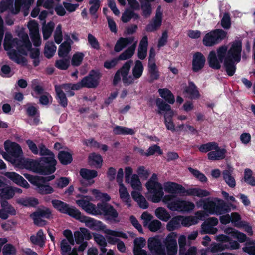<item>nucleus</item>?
<instances>
[{"label":"nucleus","mask_w":255,"mask_h":255,"mask_svg":"<svg viewBox=\"0 0 255 255\" xmlns=\"http://www.w3.org/2000/svg\"><path fill=\"white\" fill-rule=\"evenodd\" d=\"M26 143L30 151L34 154L39 153L42 156H47L40 158L38 160H31L23 157V152L20 146L10 140H6L4 143L6 152L1 153L3 158L11 163L16 167L32 171L33 172L43 175L53 173L56 170V160L54 155L43 145L39 146L30 140H27Z\"/></svg>","instance_id":"nucleus-1"},{"label":"nucleus","mask_w":255,"mask_h":255,"mask_svg":"<svg viewBox=\"0 0 255 255\" xmlns=\"http://www.w3.org/2000/svg\"><path fill=\"white\" fill-rule=\"evenodd\" d=\"M145 186L147 190L146 197L153 203L162 201L173 211L188 212L195 208V204L192 202L175 198L174 195H164L162 184L159 182L156 174H152Z\"/></svg>","instance_id":"nucleus-2"},{"label":"nucleus","mask_w":255,"mask_h":255,"mask_svg":"<svg viewBox=\"0 0 255 255\" xmlns=\"http://www.w3.org/2000/svg\"><path fill=\"white\" fill-rule=\"evenodd\" d=\"M21 40L13 38L11 34L6 32L4 39L3 46L11 59L18 64L24 65L26 59L21 55H27L30 52V57L33 59V64L36 66L39 63V50L38 48H31V44L27 34L21 36Z\"/></svg>","instance_id":"nucleus-3"},{"label":"nucleus","mask_w":255,"mask_h":255,"mask_svg":"<svg viewBox=\"0 0 255 255\" xmlns=\"http://www.w3.org/2000/svg\"><path fill=\"white\" fill-rule=\"evenodd\" d=\"M241 51L242 43L239 40L233 42L229 50L227 46H221L217 49V52H210L207 58L209 65L213 69H219L223 62L228 75L232 76L236 70L235 63L241 60Z\"/></svg>","instance_id":"nucleus-4"},{"label":"nucleus","mask_w":255,"mask_h":255,"mask_svg":"<svg viewBox=\"0 0 255 255\" xmlns=\"http://www.w3.org/2000/svg\"><path fill=\"white\" fill-rule=\"evenodd\" d=\"M198 208H202L204 211H199L196 213L195 216H181V225L183 226H190L198 223L199 220H202L205 217V213L209 214L221 215L228 211L225 208L224 202L219 199H215L214 201L209 199L200 200L196 202Z\"/></svg>","instance_id":"nucleus-5"},{"label":"nucleus","mask_w":255,"mask_h":255,"mask_svg":"<svg viewBox=\"0 0 255 255\" xmlns=\"http://www.w3.org/2000/svg\"><path fill=\"white\" fill-rule=\"evenodd\" d=\"M93 200L91 196H84L80 194L76 195L75 203L78 206L86 212L93 215H104L108 220L118 222V213L111 205L100 203L97 206L90 202Z\"/></svg>","instance_id":"nucleus-6"},{"label":"nucleus","mask_w":255,"mask_h":255,"mask_svg":"<svg viewBox=\"0 0 255 255\" xmlns=\"http://www.w3.org/2000/svg\"><path fill=\"white\" fill-rule=\"evenodd\" d=\"M177 236L176 233L171 232L166 237L164 243L166 252L158 236L149 238L148 248L151 253L156 255H176L178 250Z\"/></svg>","instance_id":"nucleus-7"},{"label":"nucleus","mask_w":255,"mask_h":255,"mask_svg":"<svg viewBox=\"0 0 255 255\" xmlns=\"http://www.w3.org/2000/svg\"><path fill=\"white\" fill-rule=\"evenodd\" d=\"M76 219L84 223L87 227L92 230L102 231L105 234L110 244L114 245L117 241L116 238L113 237H120L122 238H128L127 235L122 231L108 229L106 225L101 221L82 215L80 212Z\"/></svg>","instance_id":"nucleus-8"},{"label":"nucleus","mask_w":255,"mask_h":255,"mask_svg":"<svg viewBox=\"0 0 255 255\" xmlns=\"http://www.w3.org/2000/svg\"><path fill=\"white\" fill-rule=\"evenodd\" d=\"M24 176L32 184L35 186V190L38 193L46 195L54 192V188L49 184L46 183L55 178L54 175L48 177H42L24 174Z\"/></svg>","instance_id":"nucleus-9"},{"label":"nucleus","mask_w":255,"mask_h":255,"mask_svg":"<svg viewBox=\"0 0 255 255\" xmlns=\"http://www.w3.org/2000/svg\"><path fill=\"white\" fill-rule=\"evenodd\" d=\"M127 184H129L133 191L131 193L132 198L137 203L139 206L143 209L148 207V203L141 192L143 189L142 183L137 174H133L128 180L125 181Z\"/></svg>","instance_id":"nucleus-10"},{"label":"nucleus","mask_w":255,"mask_h":255,"mask_svg":"<svg viewBox=\"0 0 255 255\" xmlns=\"http://www.w3.org/2000/svg\"><path fill=\"white\" fill-rule=\"evenodd\" d=\"M56 93V99L61 106L65 107L67 105V99L65 92L69 96H73L74 93L72 90L79 89V85L66 84L62 85H56L55 87Z\"/></svg>","instance_id":"nucleus-11"},{"label":"nucleus","mask_w":255,"mask_h":255,"mask_svg":"<svg viewBox=\"0 0 255 255\" xmlns=\"http://www.w3.org/2000/svg\"><path fill=\"white\" fill-rule=\"evenodd\" d=\"M227 33L222 30L212 31L205 35L203 43L206 46H212L224 39Z\"/></svg>","instance_id":"nucleus-12"},{"label":"nucleus","mask_w":255,"mask_h":255,"mask_svg":"<svg viewBox=\"0 0 255 255\" xmlns=\"http://www.w3.org/2000/svg\"><path fill=\"white\" fill-rule=\"evenodd\" d=\"M52 204L54 208L62 213L66 214L76 219L79 215L80 211L74 206L58 200H53Z\"/></svg>","instance_id":"nucleus-13"},{"label":"nucleus","mask_w":255,"mask_h":255,"mask_svg":"<svg viewBox=\"0 0 255 255\" xmlns=\"http://www.w3.org/2000/svg\"><path fill=\"white\" fill-rule=\"evenodd\" d=\"M217 239L221 242L219 244H213L211 247V251L213 252H217L225 249L230 248L236 249L239 248V244L236 241L230 242L229 238L224 235H219Z\"/></svg>","instance_id":"nucleus-14"},{"label":"nucleus","mask_w":255,"mask_h":255,"mask_svg":"<svg viewBox=\"0 0 255 255\" xmlns=\"http://www.w3.org/2000/svg\"><path fill=\"white\" fill-rule=\"evenodd\" d=\"M100 74L98 72L92 71L87 77L84 78L80 82L74 85H79V89L82 87L93 88L98 84Z\"/></svg>","instance_id":"nucleus-15"},{"label":"nucleus","mask_w":255,"mask_h":255,"mask_svg":"<svg viewBox=\"0 0 255 255\" xmlns=\"http://www.w3.org/2000/svg\"><path fill=\"white\" fill-rule=\"evenodd\" d=\"M27 27L29 30L31 38L36 47L39 46L41 44L38 23L34 20L29 22Z\"/></svg>","instance_id":"nucleus-16"},{"label":"nucleus","mask_w":255,"mask_h":255,"mask_svg":"<svg viewBox=\"0 0 255 255\" xmlns=\"http://www.w3.org/2000/svg\"><path fill=\"white\" fill-rule=\"evenodd\" d=\"M51 214L50 210L46 208L39 209L35 213L31 215L35 224L38 226H43L45 224V222L42 218H48Z\"/></svg>","instance_id":"nucleus-17"},{"label":"nucleus","mask_w":255,"mask_h":255,"mask_svg":"<svg viewBox=\"0 0 255 255\" xmlns=\"http://www.w3.org/2000/svg\"><path fill=\"white\" fill-rule=\"evenodd\" d=\"M163 191L173 195L175 194H184L185 189L181 185L173 182H166L162 185Z\"/></svg>","instance_id":"nucleus-18"},{"label":"nucleus","mask_w":255,"mask_h":255,"mask_svg":"<svg viewBox=\"0 0 255 255\" xmlns=\"http://www.w3.org/2000/svg\"><path fill=\"white\" fill-rule=\"evenodd\" d=\"M162 19L163 11L160 6H159L157 9L155 17L146 27L147 31L153 32L159 29L162 24Z\"/></svg>","instance_id":"nucleus-19"},{"label":"nucleus","mask_w":255,"mask_h":255,"mask_svg":"<svg viewBox=\"0 0 255 255\" xmlns=\"http://www.w3.org/2000/svg\"><path fill=\"white\" fill-rule=\"evenodd\" d=\"M12 0H3L0 3V13H2L8 9L10 10L12 13L16 14L20 10V5L18 1L15 3V8H13Z\"/></svg>","instance_id":"nucleus-20"},{"label":"nucleus","mask_w":255,"mask_h":255,"mask_svg":"<svg viewBox=\"0 0 255 255\" xmlns=\"http://www.w3.org/2000/svg\"><path fill=\"white\" fill-rule=\"evenodd\" d=\"M4 175L15 184L25 188H28V182L19 174L14 172H7Z\"/></svg>","instance_id":"nucleus-21"},{"label":"nucleus","mask_w":255,"mask_h":255,"mask_svg":"<svg viewBox=\"0 0 255 255\" xmlns=\"http://www.w3.org/2000/svg\"><path fill=\"white\" fill-rule=\"evenodd\" d=\"M206 58L205 56L200 52H197L193 55L192 60L193 70L195 72H198L202 69L205 65Z\"/></svg>","instance_id":"nucleus-22"},{"label":"nucleus","mask_w":255,"mask_h":255,"mask_svg":"<svg viewBox=\"0 0 255 255\" xmlns=\"http://www.w3.org/2000/svg\"><path fill=\"white\" fill-rule=\"evenodd\" d=\"M73 43L71 39L66 36L65 38V41L59 47L58 53L60 57H66L71 51V46Z\"/></svg>","instance_id":"nucleus-23"},{"label":"nucleus","mask_w":255,"mask_h":255,"mask_svg":"<svg viewBox=\"0 0 255 255\" xmlns=\"http://www.w3.org/2000/svg\"><path fill=\"white\" fill-rule=\"evenodd\" d=\"M118 185L119 193L120 199L128 207H130L131 206V199L128 189L124 184H120Z\"/></svg>","instance_id":"nucleus-24"},{"label":"nucleus","mask_w":255,"mask_h":255,"mask_svg":"<svg viewBox=\"0 0 255 255\" xmlns=\"http://www.w3.org/2000/svg\"><path fill=\"white\" fill-rule=\"evenodd\" d=\"M143 71V66L142 63L137 60L132 69V75L129 77V82L133 83L135 80L139 79L142 75Z\"/></svg>","instance_id":"nucleus-25"},{"label":"nucleus","mask_w":255,"mask_h":255,"mask_svg":"<svg viewBox=\"0 0 255 255\" xmlns=\"http://www.w3.org/2000/svg\"><path fill=\"white\" fill-rule=\"evenodd\" d=\"M184 194L189 196H197L199 198L205 197L210 195V193L208 190L198 187L185 189Z\"/></svg>","instance_id":"nucleus-26"},{"label":"nucleus","mask_w":255,"mask_h":255,"mask_svg":"<svg viewBox=\"0 0 255 255\" xmlns=\"http://www.w3.org/2000/svg\"><path fill=\"white\" fill-rule=\"evenodd\" d=\"M183 93L186 97L191 99H197L200 96L199 91L196 86L192 82H190L188 85L185 87Z\"/></svg>","instance_id":"nucleus-27"},{"label":"nucleus","mask_w":255,"mask_h":255,"mask_svg":"<svg viewBox=\"0 0 255 255\" xmlns=\"http://www.w3.org/2000/svg\"><path fill=\"white\" fill-rule=\"evenodd\" d=\"M226 153V149L221 148L218 144L216 149H214L211 152H209L207 155L210 160H219L225 158Z\"/></svg>","instance_id":"nucleus-28"},{"label":"nucleus","mask_w":255,"mask_h":255,"mask_svg":"<svg viewBox=\"0 0 255 255\" xmlns=\"http://www.w3.org/2000/svg\"><path fill=\"white\" fill-rule=\"evenodd\" d=\"M74 236V241L78 244L82 243L84 239L88 240L91 237L89 231L84 228H80L79 231L75 232Z\"/></svg>","instance_id":"nucleus-29"},{"label":"nucleus","mask_w":255,"mask_h":255,"mask_svg":"<svg viewBox=\"0 0 255 255\" xmlns=\"http://www.w3.org/2000/svg\"><path fill=\"white\" fill-rule=\"evenodd\" d=\"M71 245L67 240H62L60 248L62 255H77V249H72Z\"/></svg>","instance_id":"nucleus-30"},{"label":"nucleus","mask_w":255,"mask_h":255,"mask_svg":"<svg viewBox=\"0 0 255 255\" xmlns=\"http://www.w3.org/2000/svg\"><path fill=\"white\" fill-rule=\"evenodd\" d=\"M131 61H129L126 62L121 68V69L118 71H120V74L122 77L123 82L127 84H131V82H129V77L131 76L129 75V71L130 68Z\"/></svg>","instance_id":"nucleus-31"},{"label":"nucleus","mask_w":255,"mask_h":255,"mask_svg":"<svg viewBox=\"0 0 255 255\" xmlns=\"http://www.w3.org/2000/svg\"><path fill=\"white\" fill-rule=\"evenodd\" d=\"M135 40H137L134 37L128 38H120L116 42L114 50L116 52L121 51L125 47L129 44L134 43Z\"/></svg>","instance_id":"nucleus-32"},{"label":"nucleus","mask_w":255,"mask_h":255,"mask_svg":"<svg viewBox=\"0 0 255 255\" xmlns=\"http://www.w3.org/2000/svg\"><path fill=\"white\" fill-rule=\"evenodd\" d=\"M156 104L158 109V113H161L165 112V113L168 114L171 117H173L175 115V112L171 109L169 105L166 104L162 100L158 98L156 100Z\"/></svg>","instance_id":"nucleus-33"},{"label":"nucleus","mask_w":255,"mask_h":255,"mask_svg":"<svg viewBox=\"0 0 255 255\" xmlns=\"http://www.w3.org/2000/svg\"><path fill=\"white\" fill-rule=\"evenodd\" d=\"M148 47V39L146 36H144L140 42L138 49V57L140 59H144L147 55Z\"/></svg>","instance_id":"nucleus-34"},{"label":"nucleus","mask_w":255,"mask_h":255,"mask_svg":"<svg viewBox=\"0 0 255 255\" xmlns=\"http://www.w3.org/2000/svg\"><path fill=\"white\" fill-rule=\"evenodd\" d=\"M88 163L91 166L100 168L102 166L103 158L100 154L92 153L88 156Z\"/></svg>","instance_id":"nucleus-35"},{"label":"nucleus","mask_w":255,"mask_h":255,"mask_svg":"<svg viewBox=\"0 0 255 255\" xmlns=\"http://www.w3.org/2000/svg\"><path fill=\"white\" fill-rule=\"evenodd\" d=\"M177 132H185L191 134H195L197 133L196 129L188 122L178 124Z\"/></svg>","instance_id":"nucleus-36"},{"label":"nucleus","mask_w":255,"mask_h":255,"mask_svg":"<svg viewBox=\"0 0 255 255\" xmlns=\"http://www.w3.org/2000/svg\"><path fill=\"white\" fill-rule=\"evenodd\" d=\"M58 157L60 162L63 165L68 164L72 161V153L68 149L60 151Z\"/></svg>","instance_id":"nucleus-37"},{"label":"nucleus","mask_w":255,"mask_h":255,"mask_svg":"<svg viewBox=\"0 0 255 255\" xmlns=\"http://www.w3.org/2000/svg\"><path fill=\"white\" fill-rule=\"evenodd\" d=\"M137 43V40H135L131 46L120 55L118 59L120 60H125L131 58L134 53Z\"/></svg>","instance_id":"nucleus-38"},{"label":"nucleus","mask_w":255,"mask_h":255,"mask_svg":"<svg viewBox=\"0 0 255 255\" xmlns=\"http://www.w3.org/2000/svg\"><path fill=\"white\" fill-rule=\"evenodd\" d=\"M113 133L117 135H133L135 133V131L126 127L117 126L113 128Z\"/></svg>","instance_id":"nucleus-39"},{"label":"nucleus","mask_w":255,"mask_h":255,"mask_svg":"<svg viewBox=\"0 0 255 255\" xmlns=\"http://www.w3.org/2000/svg\"><path fill=\"white\" fill-rule=\"evenodd\" d=\"M181 216L173 217L167 224L166 228L169 231H172L179 228L181 225Z\"/></svg>","instance_id":"nucleus-40"},{"label":"nucleus","mask_w":255,"mask_h":255,"mask_svg":"<svg viewBox=\"0 0 255 255\" xmlns=\"http://www.w3.org/2000/svg\"><path fill=\"white\" fill-rule=\"evenodd\" d=\"M31 242L40 246H43L45 242V236L42 230H39L36 235H33L30 237Z\"/></svg>","instance_id":"nucleus-41"},{"label":"nucleus","mask_w":255,"mask_h":255,"mask_svg":"<svg viewBox=\"0 0 255 255\" xmlns=\"http://www.w3.org/2000/svg\"><path fill=\"white\" fill-rule=\"evenodd\" d=\"M132 18L134 20L138 19L139 18V15L129 9H126L122 14L121 17L122 21L124 23H126L129 21Z\"/></svg>","instance_id":"nucleus-42"},{"label":"nucleus","mask_w":255,"mask_h":255,"mask_svg":"<svg viewBox=\"0 0 255 255\" xmlns=\"http://www.w3.org/2000/svg\"><path fill=\"white\" fill-rule=\"evenodd\" d=\"M90 192L96 200L102 202H107L110 200L111 198L108 194L101 192L96 189H91Z\"/></svg>","instance_id":"nucleus-43"},{"label":"nucleus","mask_w":255,"mask_h":255,"mask_svg":"<svg viewBox=\"0 0 255 255\" xmlns=\"http://www.w3.org/2000/svg\"><path fill=\"white\" fill-rule=\"evenodd\" d=\"M225 232L229 235H231L233 238L237 239L240 242H243L246 239V236L244 234L239 232L232 228L226 229Z\"/></svg>","instance_id":"nucleus-44"},{"label":"nucleus","mask_w":255,"mask_h":255,"mask_svg":"<svg viewBox=\"0 0 255 255\" xmlns=\"http://www.w3.org/2000/svg\"><path fill=\"white\" fill-rule=\"evenodd\" d=\"M172 117L168 115V114L165 113L164 115V124L167 130L172 132H177V126L176 127Z\"/></svg>","instance_id":"nucleus-45"},{"label":"nucleus","mask_w":255,"mask_h":255,"mask_svg":"<svg viewBox=\"0 0 255 255\" xmlns=\"http://www.w3.org/2000/svg\"><path fill=\"white\" fill-rule=\"evenodd\" d=\"M56 49V46L53 42H47L44 48V53L45 56L48 58L52 57L55 54Z\"/></svg>","instance_id":"nucleus-46"},{"label":"nucleus","mask_w":255,"mask_h":255,"mask_svg":"<svg viewBox=\"0 0 255 255\" xmlns=\"http://www.w3.org/2000/svg\"><path fill=\"white\" fill-rule=\"evenodd\" d=\"M155 216L160 220L167 221L170 218L169 213L163 207H158L155 211Z\"/></svg>","instance_id":"nucleus-47"},{"label":"nucleus","mask_w":255,"mask_h":255,"mask_svg":"<svg viewBox=\"0 0 255 255\" xmlns=\"http://www.w3.org/2000/svg\"><path fill=\"white\" fill-rule=\"evenodd\" d=\"M158 92L159 93L160 96L162 98L164 99L169 103H174L175 101L174 96L171 93V91H169L168 89L166 88L159 89L158 90Z\"/></svg>","instance_id":"nucleus-48"},{"label":"nucleus","mask_w":255,"mask_h":255,"mask_svg":"<svg viewBox=\"0 0 255 255\" xmlns=\"http://www.w3.org/2000/svg\"><path fill=\"white\" fill-rule=\"evenodd\" d=\"M231 170H224L223 172V176L224 180L227 184L231 188H234L236 186V181L234 178L231 175Z\"/></svg>","instance_id":"nucleus-49"},{"label":"nucleus","mask_w":255,"mask_h":255,"mask_svg":"<svg viewBox=\"0 0 255 255\" xmlns=\"http://www.w3.org/2000/svg\"><path fill=\"white\" fill-rule=\"evenodd\" d=\"M81 177L86 180H91L97 177L98 173L96 170L83 168L80 171Z\"/></svg>","instance_id":"nucleus-50"},{"label":"nucleus","mask_w":255,"mask_h":255,"mask_svg":"<svg viewBox=\"0 0 255 255\" xmlns=\"http://www.w3.org/2000/svg\"><path fill=\"white\" fill-rule=\"evenodd\" d=\"M54 27V24L52 22H50L47 24H44L43 25L42 33L44 39L46 40L50 37Z\"/></svg>","instance_id":"nucleus-51"},{"label":"nucleus","mask_w":255,"mask_h":255,"mask_svg":"<svg viewBox=\"0 0 255 255\" xmlns=\"http://www.w3.org/2000/svg\"><path fill=\"white\" fill-rule=\"evenodd\" d=\"M94 239L97 244L101 246V251L105 253L106 252L105 247L107 245V242L105 237L100 234H95L94 235Z\"/></svg>","instance_id":"nucleus-52"},{"label":"nucleus","mask_w":255,"mask_h":255,"mask_svg":"<svg viewBox=\"0 0 255 255\" xmlns=\"http://www.w3.org/2000/svg\"><path fill=\"white\" fill-rule=\"evenodd\" d=\"M17 202L25 206H34L39 203L38 199L34 198H20Z\"/></svg>","instance_id":"nucleus-53"},{"label":"nucleus","mask_w":255,"mask_h":255,"mask_svg":"<svg viewBox=\"0 0 255 255\" xmlns=\"http://www.w3.org/2000/svg\"><path fill=\"white\" fill-rule=\"evenodd\" d=\"M149 72L152 80H157L159 77V73L157 66L154 62H151L148 64Z\"/></svg>","instance_id":"nucleus-54"},{"label":"nucleus","mask_w":255,"mask_h":255,"mask_svg":"<svg viewBox=\"0 0 255 255\" xmlns=\"http://www.w3.org/2000/svg\"><path fill=\"white\" fill-rule=\"evenodd\" d=\"M218 143L215 142H208L201 145L199 148V151L203 153L211 152L214 149H216Z\"/></svg>","instance_id":"nucleus-55"},{"label":"nucleus","mask_w":255,"mask_h":255,"mask_svg":"<svg viewBox=\"0 0 255 255\" xmlns=\"http://www.w3.org/2000/svg\"><path fill=\"white\" fill-rule=\"evenodd\" d=\"M14 195V189L11 187H6L0 189V196L2 198L10 199Z\"/></svg>","instance_id":"nucleus-56"},{"label":"nucleus","mask_w":255,"mask_h":255,"mask_svg":"<svg viewBox=\"0 0 255 255\" xmlns=\"http://www.w3.org/2000/svg\"><path fill=\"white\" fill-rule=\"evenodd\" d=\"M69 178L61 177L57 179L54 183V187L56 188L63 189L66 187L70 183Z\"/></svg>","instance_id":"nucleus-57"},{"label":"nucleus","mask_w":255,"mask_h":255,"mask_svg":"<svg viewBox=\"0 0 255 255\" xmlns=\"http://www.w3.org/2000/svg\"><path fill=\"white\" fill-rule=\"evenodd\" d=\"M188 170L200 182L205 183L207 181V178L205 175L199 171L192 168H189Z\"/></svg>","instance_id":"nucleus-58"},{"label":"nucleus","mask_w":255,"mask_h":255,"mask_svg":"<svg viewBox=\"0 0 255 255\" xmlns=\"http://www.w3.org/2000/svg\"><path fill=\"white\" fill-rule=\"evenodd\" d=\"M217 232V229L214 227L212 225L208 224L205 222H204L202 224L201 231L202 234H214Z\"/></svg>","instance_id":"nucleus-59"},{"label":"nucleus","mask_w":255,"mask_h":255,"mask_svg":"<svg viewBox=\"0 0 255 255\" xmlns=\"http://www.w3.org/2000/svg\"><path fill=\"white\" fill-rule=\"evenodd\" d=\"M84 55L81 52H76L72 56L71 63L73 66H78L82 63Z\"/></svg>","instance_id":"nucleus-60"},{"label":"nucleus","mask_w":255,"mask_h":255,"mask_svg":"<svg viewBox=\"0 0 255 255\" xmlns=\"http://www.w3.org/2000/svg\"><path fill=\"white\" fill-rule=\"evenodd\" d=\"M161 226L162 224L160 221L156 219H154L151 221L150 223L146 227H147L150 231L155 232L160 229Z\"/></svg>","instance_id":"nucleus-61"},{"label":"nucleus","mask_w":255,"mask_h":255,"mask_svg":"<svg viewBox=\"0 0 255 255\" xmlns=\"http://www.w3.org/2000/svg\"><path fill=\"white\" fill-rule=\"evenodd\" d=\"M243 250L250 255H255V241L247 242Z\"/></svg>","instance_id":"nucleus-62"},{"label":"nucleus","mask_w":255,"mask_h":255,"mask_svg":"<svg viewBox=\"0 0 255 255\" xmlns=\"http://www.w3.org/2000/svg\"><path fill=\"white\" fill-rule=\"evenodd\" d=\"M69 59H62L57 60L55 62V66L61 70H66L69 66Z\"/></svg>","instance_id":"nucleus-63"},{"label":"nucleus","mask_w":255,"mask_h":255,"mask_svg":"<svg viewBox=\"0 0 255 255\" xmlns=\"http://www.w3.org/2000/svg\"><path fill=\"white\" fill-rule=\"evenodd\" d=\"M16 253L15 248L11 244H6L3 249L4 255H15Z\"/></svg>","instance_id":"nucleus-64"}]
</instances>
